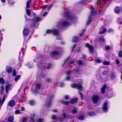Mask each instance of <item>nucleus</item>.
<instances>
[{
    "instance_id": "obj_1",
    "label": "nucleus",
    "mask_w": 122,
    "mask_h": 122,
    "mask_svg": "<svg viewBox=\"0 0 122 122\" xmlns=\"http://www.w3.org/2000/svg\"><path fill=\"white\" fill-rule=\"evenodd\" d=\"M69 24V23L68 22L66 21L61 20L58 22L57 26L59 28H61L62 27H66Z\"/></svg>"
},
{
    "instance_id": "obj_2",
    "label": "nucleus",
    "mask_w": 122,
    "mask_h": 122,
    "mask_svg": "<svg viewBox=\"0 0 122 122\" xmlns=\"http://www.w3.org/2000/svg\"><path fill=\"white\" fill-rule=\"evenodd\" d=\"M46 34L52 33L54 35H57L59 33L58 31L55 29H52V30H48L46 32Z\"/></svg>"
},
{
    "instance_id": "obj_3",
    "label": "nucleus",
    "mask_w": 122,
    "mask_h": 122,
    "mask_svg": "<svg viewBox=\"0 0 122 122\" xmlns=\"http://www.w3.org/2000/svg\"><path fill=\"white\" fill-rule=\"evenodd\" d=\"M71 86L72 87L77 88L79 91H81L82 90V87L80 85L73 84L71 85Z\"/></svg>"
},
{
    "instance_id": "obj_4",
    "label": "nucleus",
    "mask_w": 122,
    "mask_h": 122,
    "mask_svg": "<svg viewBox=\"0 0 122 122\" xmlns=\"http://www.w3.org/2000/svg\"><path fill=\"white\" fill-rule=\"evenodd\" d=\"M86 47L89 48V51L91 53H92L93 52V47L92 46H90V45L88 43H86Z\"/></svg>"
},
{
    "instance_id": "obj_5",
    "label": "nucleus",
    "mask_w": 122,
    "mask_h": 122,
    "mask_svg": "<svg viewBox=\"0 0 122 122\" xmlns=\"http://www.w3.org/2000/svg\"><path fill=\"white\" fill-rule=\"evenodd\" d=\"M98 97L97 95H93L92 98V100L93 102L95 103H96L98 101Z\"/></svg>"
},
{
    "instance_id": "obj_6",
    "label": "nucleus",
    "mask_w": 122,
    "mask_h": 122,
    "mask_svg": "<svg viewBox=\"0 0 122 122\" xmlns=\"http://www.w3.org/2000/svg\"><path fill=\"white\" fill-rule=\"evenodd\" d=\"M114 10L115 13L116 14H118L121 12L122 9L120 7L116 6L114 8Z\"/></svg>"
},
{
    "instance_id": "obj_7",
    "label": "nucleus",
    "mask_w": 122,
    "mask_h": 122,
    "mask_svg": "<svg viewBox=\"0 0 122 122\" xmlns=\"http://www.w3.org/2000/svg\"><path fill=\"white\" fill-rule=\"evenodd\" d=\"M29 33V30L27 28L25 27L23 32V35L24 36H26Z\"/></svg>"
},
{
    "instance_id": "obj_8",
    "label": "nucleus",
    "mask_w": 122,
    "mask_h": 122,
    "mask_svg": "<svg viewBox=\"0 0 122 122\" xmlns=\"http://www.w3.org/2000/svg\"><path fill=\"white\" fill-rule=\"evenodd\" d=\"M15 104L14 101L13 100L10 101L8 103L7 105L10 106L12 107L14 106Z\"/></svg>"
},
{
    "instance_id": "obj_9",
    "label": "nucleus",
    "mask_w": 122,
    "mask_h": 122,
    "mask_svg": "<svg viewBox=\"0 0 122 122\" xmlns=\"http://www.w3.org/2000/svg\"><path fill=\"white\" fill-rule=\"evenodd\" d=\"M107 102H105L103 105L102 108L104 111L107 110L108 109V107H107Z\"/></svg>"
},
{
    "instance_id": "obj_10",
    "label": "nucleus",
    "mask_w": 122,
    "mask_h": 122,
    "mask_svg": "<svg viewBox=\"0 0 122 122\" xmlns=\"http://www.w3.org/2000/svg\"><path fill=\"white\" fill-rule=\"evenodd\" d=\"M40 87L41 85L40 84H38L36 85L35 91V93H36L38 92V91L39 90V89L40 88Z\"/></svg>"
},
{
    "instance_id": "obj_11",
    "label": "nucleus",
    "mask_w": 122,
    "mask_h": 122,
    "mask_svg": "<svg viewBox=\"0 0 122 122\" xmlns=\"http://www.w3.org/2000/svg\"><path fill=\"white\" fill-rule=\"evenodd\" d=\"M11 85L9 84H7L5 86V91L6 93H7L9 90V88L11 87Z\"/></svg>"
},
{
    "instance_id": "obj_12",
    "label": "nucleus",
    "mask_w": 122,
    "mask_h": 122,
    "mask_svg": "<svg viewBox=\"0 0 122 122\" xmlns=\"http://www.w3.org/2000/svg\"><path fill=\"white\" fill-rule=\"evenodd\" d=\"M106 88V85H103L101 88V92L103 94L105 92V90Z\"/></svg>"
},
{
    "instance_id": "obj_13",
    "label": "nucleus",
    "mask_w": 122,
    "mask_h": 122,
    "mask_svg": "<svg viewBox=\"0 0 122 122\" xmlns=\"http://www.w3.org/2000/svg\"><path fill=\"white\" fill-rule=\"evenodd\" d=\"M94 8L92 7L91 8V15H92L94 14H96V12L95 11H94Z\"/></svg>"
},
{
    "instance_id": "obj_14",
    "label": "nucleus",
    "mask_w": 122,
    "mask_h": 122,
    "mask_svg": "<svg viewBox=\"0 0 122 122\" xmlns=\"http://www.w3.org/2000/svg\"><path fill=\"white\" fill-rule=\"evenodd\" d=\"M60 54L59 52L56 51H54L52 53V54L53 55H59Z\"/></svg>"
},
{
    "instance_id": "obj_15",
    "label": "nucleus",
    "mask_w": 122,
    "mask_h": 122,
    "mask_svg": "<svg viewBox=\"0 0 122 122\" xmlns=\"http://www.w3.org/2000/svg\"><path fill=\"white\" fill-rule=\"evenodd\" d=\"M34 21L35 22H38L41 20V18L40 17H38L37 18H34L33 19Z\"/></svg>"
},
{
    "instance_id": "obj_16",
    "label": "nucleus",
    "mask_w": 122,
    "mask_h": 122,
    "mask_svg": "<svg viewBox=\"0 0 122 122\" xmlns=\"http://www.w3.org/2000/svg\"><path fill=\"white\" fill-rule=\"evenodd\" d=\"M77 98H76L75 99H72L70 102V103H74L77 101Z\"/></svg>"
},
{
    "instance_id": "obj_17",
    "label": "nucleus",
    "mask_w": 122,
    "mask_h": 122,
    "mask_svg": "<svg viewBox=\"0 0 122 122\" xmlns=\"http://www.w3.org/2000/svg\"><path fill=\"white\" fill-rule=\"evenodd\" d=\"M6 70L7 71L8 73H11L12 71L11 68L9 67H7Z\"/></svg>"
},
{
    "instance_id": "obj_18",
    "label": "nucleus",
    "mask_w": 122,
    "mask_h": 122,
    "mask_svg": "<svg viewBox=\"0 0 122 122\" xmlns=\"http://www.w3.org/2000/svg\"><path fill=\"white\" fill-rule=\"evenodd\" d=\"M8 120L9 122H13L14 121L13 117L12 116L9 117L8 118Z\"/></svg>"
},
{
    "instance_id": "obj_19",
    "label": "nucleus",
    "mask_w": 122,
    "mask_h": 122,
    "mask_svg": "<svg viewBox=\"0 0 122 122\" xmlns=\"http://www.w3.org/2000/svg\"><path fill=\"white\" fill-rule=\"evenodd\" d=\"M78 40V38L77 37L75 36L73 37L72 41L73 42H76Z\"/></svg>"
},
{
    "instance_id": "obj_20",
    "label": "nucleus",
    "mask_w": 122,
    "mask_h": 122,
    "mask_svg": "<svg viewBox=\"0 0 122 122\" xmlns=\"http://www.w3.org/2000/svg\"><path fill=\"white\" fill-rule=\"evenodd\" d=\"M5 80L3 78H0V83L2 84H5Z\"/></svg>"
},
{
    "instance_id": "obj_21",
    "label": "nucleus",
    "mask_w": 122,
    "mask_h": 122,
    "mask_svg": "<svg viewBox=\"0 0 122 122\" xmlns=\"http://www.w3.org/2000/svg\"><path fill=\"white\" fill-rule=\"evenodd\" d=\"M51 7V5H50L49 6H48L47 5H45L43 6V9H44L46 8H47L48 9V10H49Z\"/></svg>"
},
{
    "instance_id": "obj_22",
    "label": "nucleus",
    "mask_w": 122,
    "mask_h": 122,
    "mask_svg": "<svg viewBox=\"0 0 122 122\" xmlns=\"http://www.w3.org/2000/svg\"><path fill=\"white\" fill-rule=\"evenodd\" d=\"M61 103L65 105H68L69 103V102H68L65 101L63 100H62V101Z\"/></svg>"
},
{
    "instance_id": "obj_23",
    "label": "nucleus",
    "mask_w": 122,
    "mask_h": 122,
    "mask_svg": "<svg viewBox=\"0 0 122 122\" xmlns=\"http://www.w3.org/2000/svg\"><path fill=\"white\" fill-rule=\"evenodd\" d=\"M35 116V114L33 113L31 115V117L30 118L31 120V122H34V121L33 120V117H34Z\"/></svg>"
},
{
    "instance_id": "obj_24",
    "label": "nucleus",
    "mask_w": 122,
    "mask_h": 122,
    "mask_svg": "<svg viewBox=\"0 0 122 122\" xmlns=\"http://www.w3.org/2000/svg\"><path fill=\"white\" fill-rule=\"evenodd\" d=\"M91 21V18L90 17H89L86 22V24L88 25H89Z\"/></svg>"
},
{
    "instance_id": "obj_25",
    "label": "nucleus",
    "mask_w": 122,
    "mask_h": 122,
    "mask_svg": "<svg viewBox=\"0 0 122 122\" xmlns=\"http://www.w3.org/2000/svg\"><path fill=\"white\" fill-rule=\"evenodd\" d=\"M78 110V108H75L72 111V112L73 113H76L77 112V111Z\"/></svg>"
},
{
    "instance_id": "obj_26",
    "label": "nucleus",
    "mask_w": 122,
    "mask_h": 122,
    "mask_svg": "<svg viewBox=\"0 0 122 122\" xmlns=\"http://www.w3.org/2000/svg\"><path fill=\"white\" fill-rule=\"evenodd\" d=\"M51 104V101H50L48 102H47L46 103V105L47 107H49Z\"/></svg>"
},
{
    "instance_id": "obj_27",
    "label": "nucleus",
    "mask_w": 122,
    "mask_h": 122,
    "mask_svg": "<svg viewBox=\"0 0 122 122\" xmlns=\"http://www.w3.org/2000/svg\"><path fill=\"white\" fill-rule=\"evenodd\" d=\"M4 91V87L3 86H1V94Z\"/></svg>"
},
{
    "instance_id": "obj_28",
    "label": "nucleus",
    "mask_w": 122,
    "mask_h": 122,
    "mask_svg": "<svg viewBox=\"0 0 122 122\" xmlns=\"http://www.w3.org/2000/svg\"><path fill=\"white\" fill-rule=\"evenodd\" d=\"M20 76L19 75H17L15 78V81L16 82L20 78Z\"/></svg>"
},
{
    "instance_id": "obj_29",
    "label": "nucleus",
    "mask_w": 122,
    "mask_h": 122,
    "mask_svg": "<svg viewBox=\"0 0 122 122\" xmlns=\"http://www.w3.org/2000/svg\"><path fill=\"white\" fill-rule=\"evenodd\" d=\"M102 64L104 65H108L109 64V63L108 61H105L102 62Z\"/></svg>"
},
{
    "instance_id": "obj_30",
    "label": "nucleus",
    "mask_w": 122,
    "mask_h": 122,
    "mask_svg": "<svg viewBox=\"0 0 122 122\" xmlns=\"http://www.w3.org/2000/svg\"><path fill=\"white\" fill-rule=\"evenodd\" d=\"M26 12L27 14L29 15H30V12L29 10L26 9Z\"/></svg>"
},
{
    "instance_id": "obj_31",
    "label": "nucleus",
    "mask_w": 122,
    "mask_h": 122,
    "mask_svg": "<svg viewBox=\"0 0 122 122\" xmlns=\"http://www.w3.org/2000/svg\"><path fill=\"white\" fill-rule=\"evenodd\" d=\"M5 99L4 98H3L2 99L1 101V99L0 98V104L1 105H2V104L3 103V102L5 100Z\"/></svg>"
},
{
    "instance_id": "obj_32",
    "label": "nucleus",
    "mask_w": 122,
    "mask_h": 122,
    "mask_svg": "<svg viewBox=\"0 0 122 122\" xmlns=\"http://www.w3.org/2000/svg\"><path fill=\"white\" fill-rule=\"evenodd\" d=\"M20 112L19 110H17L15 111V114H18L20 113Z\"/></svg>"
},
{
    "instance_id": "obj_33",
    "label": "nucleus",
    "mask_w": 122,
    "mask_h": 122,
    "mask_svg": "<svg viewBox=\"0 0 122 122\" xmlns=\"http://www.w3.org/2000/svg\"><path fill=\"white\" fill-rule=\"evenodd\" d=\"M44 120L42 118H39L37 120V122H43Z\"/></svg>"
},
{
    "instance_id": "obj_34",
    "label": "nucleus",
    "mask_w": 122,
    "mask_h": 122,
    "mask_svg": "<svg viewBox=\"0 0 122 122\" xmlns=\"http://www.w3.org/2000/svg\"><path fill=\"white\" fill-rule=\"evenodd\" d=\"M118 56L119 57H122V51H120L118 53Z\"/></svg>"
},
{
    "instance_id": "obj_35",
    "label": "nucleus",
    "mask_w": 122,
    "mask_h": 122,
    "mask_svg": "<svg viewBox=\"0 0 122 122\" xmlns=\"http://www.w3.org/2000/svg\"><path fill=\"white\" fill-rule=\"evenodd\" d=\"M106 31V30L105 29H104L102 31H100L99 33L100 34H102L105 32Z\"/></svg>"
},
{
    "instance_id": "obj_36",
    "label": "nucleus",
    "mask_w": 122,
    "mask_h": 122,
    "mask_svg": "<svg viewBox=\"0 0 122 122\" xmlns=\"http://www.w3.org/2000/svg\"><path fill=\"white\" fill-rule=\"evenodd\" d=\"M35 103V102L34 101H30L29 102L30 105H33Z\"/></svg>"
},
{
    "instance_id": "obj_37",
    "label": "nucleus",
    "mask_w": 122,
    "mask_h": 122,
    "mask_svg": "<svg viewBox=\"0 0 122 122\" xmlns=\"http://www.w3.org/2000/svg\"><path fill=\"white\" fill-rule=\"evenodd\" d=\"M27 120L26 118L25 117L23 118L21 120L22 122H26Z\"/></svg>"
},
{
    "instance_id": "obj_38",
    "label": "nucleus",
    "mask_w": 122,
    "mask_h": 122,
    "mask_svg": "<svg viewBox=\"0 0 122 122\" xmlns=\"http://www.w3.org/2000/svg\"><path fill=\"white\" fill-rule=\"evenodd\" d=\"M94 114V112H88V114L89 116H92Z\"/></svg>"
},
{
    "instance_id": "obj_39",
    "label": "nucleus",
    "mask_w": 122,
    "mask_h": 122,
    "mask_svg": "<svg viewBox=\"0 0 122 122\" xmlns=\"http://www.w3.org/2000/svg\"><path fill=\"white\" fill-rule=\"evenodd\" d=\"M69 98V96L68 95H65L64 97V99L66 100H68Z\"/></svg>"
},
{
    "instance_id": "obj_40",
    "label": "nucleus",
    "mask_w": 122,
    "mask_h": 122,
    "mask_svg": "<svg viewBox=\"0 0 122 122\" xmlns=\"http://www.w3.org/2000/svg\"><path fill=\"white\" fill-rule=\"evenodd\" d=\"M111 77L112 79H113L115 77V76L113 74H112L111 75Z\"/></svg>"
},
{
    "instance_id": "obj_41",
    "label": "nucleus",
    "mask_w": 122,
    "mask_h": 122,
    "mask_svg": "<svg viewBox=\"0 0 122 122\" xmlns=\"http://www.w3.org/2000/svg\"><path fill=\"white\" fill-rule=\"evenodd\" d=\"M58 85L60 87H62L64 86V84L62 82H61Z\"/></svg>"
},
{
    "instance_id": "obj_42",
    "label": "nucleus",
    "mask_w": 122,
    "mask_h": 122,
    "mask_svg": "<svg viewBox=\"0 0 122 122\" xmlns=\"http://www.w3.org/2000/svg\"><path fill=\"white\" fill-rule=\"evenodd\" d=\"M96 61L97 63H100L102 61V60L99 59H97L96 60Z\"/></svg>"
},
{
    "instance_id": "obj_43",
    "label": "nucleus",
    "mask_w": 122,
    "mask_h": 122,
    "mask_svg": "<svg viewBox=\"0 0 122 122\" xmlns=\"http://www.w3.org/2000/svg\"><path fill=\"white\" fill-rule=\"evenodd\" d=\"M16 72L15 70H14L12 72V75L13 76H15L16 75Z\"/></svg>"
},
{
    "instance_id": "obj_44",
    "label": "nucleus",
    "mask_w": 122,
    "mask_h": 122,
    "mask_svg": "<svg viewBox=\"0 0 122 122\" xmlns=\"http://www.w3.org/2000/svg\"><path fill=\"white\" fill-rule=\"evenodd\" d=\"M46 80V82H49L51 81L50 79L49 78H47Z\"/></svg>"
},
{
    "instance_id": "obj_45",
    "label": "nucleus",
    "mask_w": 122,
    "mask_h": 122,
    "mask_svg": "<svg viewBox=\"0 0 122 122\" xmlns=\"http://www.w3.org/2000/svg\"><path fill=\"white\" fill-rule=\"evenodd\" d=\"M76 44H74V45L72 47V51H73L74 50V49L75 48V47H76Z\"/></svg>"
},
{
    "instance_id": "obj_46",
    "label": "nucleus",
    "mask_w": 122,
    "mask_h": 122,
    "mask_svg": "<svg viewBox=\"0 0 122 122\" xmlns=\"http://www.w3.org/2000/svg\"><path fill=\"white\" fill-rule=\"evenodd\" d=\"M84 118V117L82 116H80L79 117V118L80 119L83 120Z\"/></svg>"
},
{
    "instance_id": "obj_47",
    "label": "nucleus",
    "mask_w": 122,
    "mask_h": 122,
    "mask_svg": "<svg viewBox=\"0 0 122 122\" xmlns=\"http://www.w3.org/2000/svg\"><path fill=\"white\" fill-rule=\"evenodd\" d=\"M56 117V116L54 115H53L52 117V119H55Z\"/></svg>"
},
{
    "instance_id": "obj_48",
    "label": "nucleus",
    "mask_w": 122,
    "mask_h": 122,
    "mask_svg": "<svg viewBox=\"0 0 122 122\" xmlns=\"http://www.w3.org/2000/svg\"><path fill=\"white\" fill-rule=\"evenodd\" d=\"M70 78V77L69 76H67L66 78V79L67 80H69Z\"/></svg>"
},
{
    "instance_id": "obj_49",
    "label": "nucleus",
    "mask_w": 122,
    "mask_h": 122,
    "mask_svg": "<svg viewBox=\"0 0 122 122\" xmlns=\"http://www.w3.org/2000/svg\"><path fill=\"white\" fill-rule=\"evenodd\" d=\"M78 63L79 65H81L82 64V62L81 61H78Z\"/></svg>"
},
{
    "instance_id": "obj_50",
    "label": "nucleus",
    "mask_w": 122,
    "mask_h": 122,
    "mask_svg": "<svg viewBox=\"0 0 122 122\" xmlns=\"http://www.w3.org/2000/svg\"><path fill=\"white\" fill-rule=\"evenodd\" d=\"M110 47L108 46H107L105 47V49L107 50H109L110 49Z\"/></svg>"
},
{
    "instance_id": "obj_51",
    "label": "nucleus",
    "mask_w": 122,
    "mask_h": 122,
    "mask_svg": "<svg viewBox=\"0 0 122 122\" xmlns=\"http://www.w3.org/2000/svg\"><path fill=\"white\" fill-rule=\"evenodd\" d=\"M71 73V71L70 70H69L67 73V75H69Z\"/></svg>"
},
{
    "instance_id": "obj_52",
    "label": "nucleus",
    "mask_w": 122,
    "mask_h": 122,
    "mask_svg": "<svg viewBox=\"0 0 122 122\" xmlns=\"http://www.w3.org/2000/svg\"><path fill=\"white\" fill-rule=\"evenodd\" d=\"M79 94L81 96V99H82V93L81 92H79Z\"/></svg>"
},
{
    "instance_id": "obj_53",
    "label": "nucleus",
    "mask_w": 122,
    "mask_h": 122,
    "mask_svg": "<svg viewBox=\"0 0 122 122\" xmlns=\"http://www.w3.org/2000/svg\"><path fill=\"white\" fill-rule=\"evenodd\" d=\"M100 0H97V5L99 4L100 3Z\"/></svg>"
},
{
    "instance_id": "obj_54",
    "label": "nucleus",
    "mask_w": 122,
    "mask_h": 122,
    "mask_svg": "<svg viewBox=\"0 0 122 122\" xmlns=\"http://www.w3.org/2000/svg\"><path fill=\"white\" fill-rule=\"evenodd\" d=\"M100 40L102 41H104V39L102 37L100 38Z\"/></svg>"
},
{
    "instance_id": "obj_55",
    "label": "nucleus",
    "mask_w": 122,
    "mask_h": 122,
    "mask_svg": "<svg viewBox=\"0 0 122 122\" xmlns=\"http://www.w3.org/2000/svg\"><path fill=\"white\" fill-rule=\"evenodd\" d=\"M30 5L29 4H26V7L27 8H29L30 7Z\"/></svg>"
},
{
    "instance_id": "obj_56",
    "label": "nucleus",
    "mask_w": 122,
    "mask_h": 122,
    "mask_svg": "<svg viewBox=\"0 0 122 122\" xmlns=\"http://www.w3.org/2000/svg\"><path fill=\"white\" fill-rule=\"evenodd\" d=\"M47 14V12H45L44 13V14L43 15V16H45Z\"/></svg>"
},
{
    "instance_id": "obj_57",
    "label": "nucleus",
    "mask_w": 122,
    "mask_h": 122,
    "mask_svg": "<svg viewBox=\"0 0 122 122\" xmlns=\"http://www.w3.org/2000/svg\"><path fill=\"white\" fill-rule=\"evenodd\" d=\"M31 1V0H28L27 1V2L26 4H29L30 3V2Z\"/></svg>"
},
{
    "instance_id": "obj_58",
    "label": "nucleus",
    "mask_w": 122,
    "mask_h": 122,
    "mask_svg": "<svg viewBox=\"0 0 122 122\" xmlns=\"http://www.w3.org/2000/svg\"><path fill=\"white\" fill-rule=\"evenodd\" d=\"M25 109V108L24 107H21V111H23Z\"/></svg>"
},
{
    "instance_id": "obj_59",
    "label": "nucleus",
    "mask_w": 122,
    "mask_h": 122,
    "mask_svg": "<svg viewBox=\"0 0 122 122\" xmlns=\"http://www.w3.org/2000/svg\"><path fill=\"white\" fill-rule=\"evenodd\" d=\"M63 116L64 118H65L66 117V114L65 113L63 114Z\"/></svg>"
},
{
    "instance_id": "obj_60",
    "label": "nucleus",
    "mask_w": 122,
    "mask_h": 122,
    "mask_svg": "<svg viewBox=\"0 0 122 122\" xmlns=\"http://www.w3.org/2000/svg\"><path fill=\"white\" fill-rule=\"evenodd\" d=\"M51 64H49L48 66H47V68L48 69L50 68L51 67Z\"/></svg>"
},
{
    "instance_id": "obj_61",
    "label": "nucleus",
    "mask_w": 122,
    "mask_h": 122,
    "mask_svg": "<svg viewBox=\"0 0 122 122\" xmlns=\"http://www.w3.org/2000/svg\"><path fill=\"white\" fill-rule=\"evenodd\" d=\"M83 34H84V32H83L82 33H81V34H80L79 35L80 36H82V35H83Z\"/></svg>"
},
{
    "instance_id": "obj_62",
    "label": "nucleus",
    "mask_w": 122,
    "mask_h": 122,
    "mask_svg": "<svg viewBox=\"0 0 122 122\" xmlns=\"http://www.w3.org/2000/svg\"><path fill=\"white\" fill-rule=\"evenodd\" d=\"M116 62L118 64L119 63V62L118 60L117 59L116 60Z\"/></svg>"
},
{
    "instance_id": "obj_63",
    "label": "nucleus",
    "mask_w": 122,
    "mask_h": 122,
    "mask_svg": "<svg viewBox=\"0 0 122 122\" xmlns=\"http://www.w3.org/2000/svg\"><path fill=\"white\" fill-rule=\"evenodd\" d=\"M1 1L2 3H4L5 2V0H1Z\"/></svg>"
},
{
    "instance_id": "obj_64",
    "label": "nucleus",
    "mask_w": 122,
    "mask_h": 122,
    "mask_svg": "<svg viewBox=\"0 0 122 122\" xmlns=\"http://www.w3.org/2000/svg\"><path fill=\"white\" fill-rule=\"evenodd\" d=\"M74 62V61H71L70 62V64H72Z\"/></svg>"
}]
</instances>
